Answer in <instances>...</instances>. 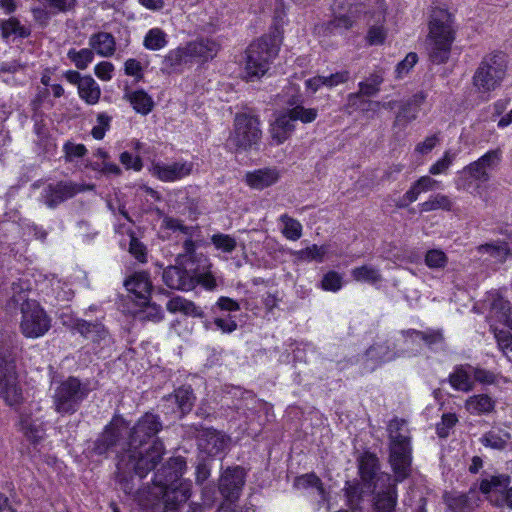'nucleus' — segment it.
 <instances>
[{
	"instance_id": "obj_1",
	"label": "nucleus",
	"mask_w": 512,
	"mask_h": 512,
	"mask_svg": "<svg viewBox=\"0 0 512 512\" xmlns=\"http://www.w3.org/2000/svg\"><path fill=\"white\" fill-rule=\"evenodd\" d=\"M186 462L181 457L171 458L154 475L151 494L158 498L152 512H178L181 503L190 497L188 484L182 482Z\"/></svg>"
},
{
	"instance_id": "obj_2",
	"label": "nucleus",
	"mask_w": 512,
	"mask_h": 512,
	"mask_svg": "<svg viewBox=\"0 0 512 512\" xmlns=\"http://www.w3.org/2000/svg\"><path fill=\"white\" fill-rule=\"evenodd\" d=\"M163 443L155 439L148 447H128L117 463L116 479L120 489L127 495L137 491L134 475L144 478L162 459Z\"/></svg>"
},
{
	"instance_id": "obj_3",
	"label": "nucleus",
	"mask_w": 512,
	"mask_h": 512,
	"mask_svg": "<svg viewBox=\"0 0 512 512\" xmlns=\"http://www.w3.org/2000/svg\"><path fill=\"white\" fill-rule=\"evenodd\" d=\"M389 433V462L395 474V480L402 482L410 476L412 464V448L407 422L394 418L387 427Z\"/></svg>"
},
{
	"instance_id": "obj_4",
	"label": "nucleus",
	"mask_w": 512,
	"mask_h": 512,
	"mask_svg": "<svg viewBox=\"0 0 512 512\" xmlns=\"http://www.w3.org/2000/svg\"><path fill=\"white\" fill-rule=\"evenodd\" d=\"M429 58L435 64L445 63L455 39L454 17L445 9L435 8L429 24Z\"/></svg>"
},
{
	"instance_id": "obj_5",
	"label": "nucleus",
	"mask_w": 512,
	"mask_h": 512,
	"mask_svg": "<svg viewBox=\"0 0 512 512\" xmlns=\"http://www.w3.org/2000/svg\"><path fill=\"white\" fill-rule=\"evenodd\" d=\"M280 40L275 35H265L254 41L246 50L245 78L260 79L269 70L279 51Z\"/></svg>"
},
{
	"instance_id": "obj_6",
	"label": "nucleus",
	"mask_w": 512,
	"mask_h": 512,
	"mask_svg": "<svg viewBox=\"0 0 512 512\" xmlns=\"http://www.w3.org/2000/svg\"><path fill=\"white\" fill-rule=\"evenodd\" d=\"M507 57L502 51L485 55L477 67L472 84L480 93H489L500 86L506 75Z\"/></svg>"
},
{
	"instance_id": "obj_7",
	"label": "nucleus",
	"mask_w": 512,
	"mask_h": 512,
	"mask_svg": "<svg viewBox=\"0 0 512 512\" xmlns=\"http://www.w3.org/2000/svg\"><path fill=\"white\" fill-rule=\"evenodd\" d=\"M262 138L260 121L257 116L238 113L234 118L233 130L227 139V147L235 152L255 149Z\"/></svg>"
},
{
	"instance_id": "obj_8",
	"label": "nucleus",
	"mask_w": 512,
	"mask_h": 512,
	"mask_svg": "<svg viewBox=\"0 0 512 512\" xmlns=\"http://www.w3.org/2000/svg\"><path fill=\"white\" fill-rule=\"evenodd\" d=\"M0 397L9 406H16L23 400L22 389L17 380L12 346L3 338H0Z\"/></svg>"
},
{
	"instance_id": "obj_9",
	"label": "nucleus",
	"mask_w": 512,
	"mask_h": 512,
	"mask_svg": "<svg viewBox=\"0 0 512 512\" xmlns=\"http://www.w3.org/2000/svg\"><path fill=\"white\" fill-rule=\"evenodd\" d=\"M89 393L90 388L87 383H82L76 377H68L54 390L52 396L53 408L55 412L62 416L73 415L79 410Z\"/></svg>"
},
{
	"instance_id": "obj_10",
	"label": "nucleus",
	"mask_w": 512,
	"mask_h": 512,
	"mask_svg": "<svg viewBox=\"0 0 512 512\" xmlns=\"http://www.w3.org/2000/svg\"><path fill=\"white\" fill-rule=\"evenodd\" d=\"M20 310L22 313L20 330L25 337L38 338L49 331L51 320L39 303L26 302L22 304Z\"/></svg>"
},
{
	"instance_id": "obj_11",
	"label": "nucleus",
	"mask_w": 512,
	"mask_h": 512,
	"mask_svg": "<svg viewBox=\"0 0 512 512\" xmlns=\"http://www.w3.org/2000/svg\"><path fill=\"white\" fill-rule=\"evenodd\" d=\"M127 429L128 426L122 417H113L110 423L105 426L103 432L89 447V452L92 455L103 456L114 451L123 439Z\"/></svg>"
},
{
	"instance_id": "obj_12",
	"label": "nucleus",
	"mask_w": 512,
	"mask_h": 512,
	"mask_svg": "<svg viewBox=\"0 0 512 512\" xmlns=\"http://www.w3.org/2000/svg\"><path fill=\"white\" fill-rule=\"evenodd\" d=\"M64 324L72 331L79 333L83 338L97 346H108L111 341V335L101 320H90L88 318L72 319Z\"/></svg>"
},
{
	"instance_id": "obj_13",
	"label": "nucleus",
	"mask_w": 512,
	"mask_h": 512,
	"mask_svg": "<svg viewBox=\"0 0 512 512\" xmlns=\"http://www.w3.org/2000/svg\"><path fill=\"white\" fill-rule=\"evenodd\" d=\"M94 184L80 185L71 181H59L44 187L41 197L49 208H55L62 202L74 197L77 193L93 190Z\"/></svg>"
},
{
	"instance_id": "obj_14",
	"label": "nucleus",
	"mask_w": 512,
	"mask_h": 512,
	"mask_svg": "<svg viewBox=\"0 0 512 512\" xmlns=\"http://www.w3.org/2000/svg\"><path fill=\"white\" fill-rule=\"evenodd\" d=\"M162 429V423L157 415L146 413L131 429L128 447L143 448L149 444L156 434Z\"/></svg>"
},
{
	"instance_id": "obj_15",
	"label": "nucleus",
	"mask_w": 512,
	"mask_h": 512,
	"mask_svg": "<svg viewBox=\"0 0 512 512\" xmlns=\"http://www.w3.org/2000/svg\"><path fill=\"white\" fill-rule=\"evenodd\" d=\"M178 265L167 267L162 274L164 283L171 289L190 291L196 287L195 277L192 275L193 267L190 261L177 262Z\"/></svg>"
},
{
	"instance_id": "obj_16",
	"label": "nucleus",
	"mask_w": 512,
	"mask_h": 512,
	"mask_svg": "<svg viewBox=\"0 0 512 512\" xmlns=\"http://www.w3.org/2000/svg\"><path fill=\"white\" fill-rule=\"evenodd\" d=\"M196 397L190 386H182L163 398V411L168 414H174L177 418H182L188 414L195 403Z\"/></svg>"
},
{
	"instance_id": "obj_17",
	"label": "nucleus",
	"mask_w": 512,
	"mask_h": 512,
	"mask_svg": "<svg viewBox=\"0 0 512 512\" xmlns=\"http://www.w3.org/2000/svg\"><path fill=\"white\" fill-rule=\"evenodd\" d=\"M502 160V151L500 148L490 150L478 160L470 163L464 168L472 179L481 183L490 180L491 172L496 169Z\"/></svg>"
},
{
	"instance_id": "obj_18",
	"label": "nucleus",
	"mask_w": 512,
	"mask_h": 512,
	"mask_svg": "<svg viewBox=\"0 0 512 512\" xmlns=\"http://www.w3.org/2000/svg\"><path fill=\"white\" fill-rule=\"evenodd\" d=\"M199 448L209 456L222 453L228 445L229 438L221 432L203 426H195Z\"/></svg>"
},
{
	"instance_id": "obj_19",
	"label": "nucleus",
	"mask_w": 512,
	"mask_h": 512,
	"mask_svg": "<svg viewBox=\"0 0 512 512\" xmlns=\"http://www.w3.org/2000/svg\"><path fill=\"white\" fill-rule=\"evenodd\" d=\"M442 498L451 512H473L481 501L478 492L473 487L466 493L458 491L445 492Z\"/></svg>"
},
{
	"instance_id": "obj_20",
	"label": "nucleus",
	"mask_w": 512,
	"mask_h": 512,
	"mask_svg": "<svg viewBox=\"0 0 512 512\" xmlns=\"http://www.w3.org/2000/svg\"><path fill=\"white\" fill-rule=\"evenodd\" d=\"M244 484L245 473L242 468L227 469L220 478L219 490L222 496L232 503L239 498Z\"/></svg>"
},
{
	"instance_id": "obj_21",
	"label": "nucleus",
	"mask_w": 512,
	"mask_h": 512,
	"mask_svg": "<svg viewBox=\"0 0 512 512\" xmlns=\"http://www.w3.org/2000/svg\"><path fill=\"white\" fill-rule=\"evenodd\" d=\"M193 170V163L172 162V163H155L152 166V174L159 180L164 182H172L180 180L191 174Z\"/></svg>"
},
{
	"instance_id": "obj_22",
	"label": "nucleus",
	"mask_w": 512,
	"mask_h": 512,
	"mask_svg": "<svg viewBox=\"0 0 512 512\" xmlns=\"http://www.w3.org/2000/svg\"><path fill=\"white\" fill-rule=\"evenodd\" d=\"M425 99L426 95L423 92H417L407 100L401 101L393 125L395 127L405 128L409 123L414 121Z\"/></svg>"
},
{
	"instance_id": "obj_23",
	"label": "nucleus",
	"mask_w": 512,
	"mask_h": 512,
	"mask_svg": "<svg viewBox=\"0 0 512 512\" xmlns=\"http://www.w3.org/2000/svg\"><path fill=\"white\" fill-rule=\"evenodd\" d=\"M124 285L137 299L142 301L148 300L152 289L148 273L135 272L125 280Z\"/></svg>"
},
{
	"instance_id": "obj_24",
	"label": "nucleus",
	"mask_w": 512,
	"mask_h": 512,
	"mask_svg": "<svg viewBox=\"0 0 512 512\" xmlns=\"http://www.w3.org/2000/svg\"><path fill=\"white\" fill-rule=\"evenodd\" d=\"M363 5L358 4L350 9V15H341L323 23L320 29L325 35L334 34L350 29L354 23V17L357 13L362 12Z\"/></svg>"
},
{
	"instance_id": "obj_25",
	"label": "nucleus",
	"mask_w": 512,
	"mask_h": 512,
	"mask_svg": "<svg viewBox=\"0 0 512 512\" xmlns=\"http://www.w3.org/2000/svg\"><path fill=\"white\" fill-rule=\"evenodd\" d=\"M471 375V364L456 365L449 375L448 381L456 391L467 393L474 389Z\"/></svg>"
},
{
	"instance_id": "obj_26",
	"label": "nucleus",
	"mask_w": 512,
	"mask_h": 512,
	"mask_svg": "<svg viewBox=\"0 0 512 512\" xmlns=\"http://www.w3.org/2000/svg\"><path fill=\"white\" fill-rule=\"evenodd\" d=\"M246 183L254 189L267 188L279 179V173L275 168H263L246 174Z\"/></svg>"
},
{
	"instance_id": "obj_27",
	"label": "nucleus",
	"mask_w": 512,
	"mask_h": 512,
	"mask_svg": "<svg viewBox=\"0 0 512 512\" xmlns=\"http://www.w3.org/2000/svg\"><path fill=\"white\" fill-rule=\"evenodd\" d=\"M511 483V477L507 474L487 475L479 482V490L489 499L491 493L504 495Z\"/></svg>"
},
{
	"instance_id": "obj_28",
	"label": "nucleus",
	"mask_w": 512,
	"mask_h": 512,
	"mask_svg": "<svg viewBox=\"0 0 512 512\" xmlns=\"http://www.w3.org/2000/svg\"><path fill=\"white\" fill-rule=\"evenodd\" d=\"M5 297L7 298V307L14 309L22 306L26 302H32L28 299V283L22 280L11 282L9 287H4Z\"/></svg>"
},
{
	"instance_id": "obj_29",
	"label": "nucleus",
	"mask_w": 512,
	"mask_h": 512,
	"mask_svg": "<svg viewBox=\"0 0 512 512\" xmlns=\"http://www.w3.org/2000/svg\"><path fill=\"white\" fill-rule=\"evenodd\" d=\"M190 58H197L200 61L212 59L218 52V44L211 39H200L189 43L187 46Z\"/></svg>"
},
{
	"instance_id": "obj_30",
	"label": "nucleus",
	"mask_w": 512,
	"mask_h": 512,
	"mask_svg": "<svg viewBox=\"0 0 512 512\" xmlns=\"http://www.w3.org/2000/svg\"><path fill=\"white\" fill-rule=\"evenodd\" d=\"M402 336L404 337L405 342H414L415 340L420 339L429 348L444 342V335L440 329H426L424 331L410 329L402 331Z\"/></svg>"
},
{
	"instance_id": "obj_31",
	"label": "nucleus",
	"mask_w": 512,
	"mask_h": 512,
	"mask_svg": "<svg viewBox=\"0 0 512 512\" xmlns=\"http://www.w3.org/2000/svg\"><path fill=\"white\" fill-rule=\"evenodd\" d=\"M394 479L393 483H389L386 490L379 492L376 495L375 511L376 512H395L397 505V484Z\"/></svg>"
},
{
	"instance_id": "obj_32",
	"label": "nucleus",
	"mask_w": 512,
	"mask_h": 512,
	"mask_svg": "<svg viewBox=\"0 0 512 512\" xmlns=\"http://www.w3.org/2000/svg\"><path fill=\"white\" fill-rule=\"evenodd\" d=\"M367 356L373 360L385 362L391 361L396 357L403 355V352L397 351L395 344L389 341L373 344L366 352Z\"/></svg>"
},
{
	"instance_id": "obj_33",
	"label": "nucleus",
	"mask_w": 512,
	"mask_h": 512,
	"mask_svg": "<svg viewBox=\"0 0 512 512\" xmlns=\"http://www.w3.org/2000/svg\"><path fill=\"white\" fill-rule=\"evenodd\" d=\"M167 310L171 313H182L186 316L192 317H204V312L198 306H196L192 301L187 300L181 296H176L168 301Z\"/></svg>"
},
{
	"instance_id": "obj_34",
	"label": "nucleus",
	"mask_w": 512,
	"mask_h": 512,
	"mask_svg": "<svg viewBox=\"0 0 512 512\" xmlns=\"http://www.w3.org/2000/svg\"><path fill=\"white\" fill-rule=\"evenodd\" d=\"M294 128V122L291 120V117L288 114H283L271 125V137L277 144H281L288 139Z\"/></svg>"
},
{
	"instance_id": "obj_35",
	"label": "nucleus",
	"mask_w": 512,
	"mask_h": 512,
	"mask_svg": "<svg viewBox=\"0 0 512 512\" xmlns=\"http://www.w3.org/2000/svg\"><path fill=\"white\" fill-rule=\"evenodd\" d=\"M89 45L103 57H109L115 51V39L107 32L93 34L89 39Z\"/></svg>"
},
{
	"instance_id": "obj_36",
	"label": "nucleus",
	"mask_w": 512,
	"mask_h": 512,
	"mask_svg": "<svg viewBox=\"0 0 512 512\" xmlns=\"http://www.w3.org/2000/svg\"><path fill=\"white\" fill-rule=\"evenodd\" d=\"M78 93L87 104H96L101 95V90L96 81L91 76H84L78 86Z\"/></svg>"
},
{
	"instance_id": "obj_37",
	"label": "nucleus",
	"mask_w": 512,
	"mask_h": 512,
	"mask_svg": "<svg viewBox=\"0 0 512 512\" xmlns=\"http://www.w3.org/2000/svg\"><path fill=\"white\" fill-rule=\"evenodd\" d=\"M510 439L511 435L509 432L491 430L482 435L480 442L485 447L501 451L507 448Z\"/></svg>"
},
{
	"instance_id": "obj_38",
	"label": "nucleus",
	"mask_w": 512,
	"mask_h": 512,
	"mask_svg": "<svg viewBox=\"0 0 512 512\" xmlns=\"http://www.w3.org/2000/svg\"><path fill=\"white\" fill-rule=\"evenodd\" d=\"M124 98L131 103L136 112L143 115H147L154 105L152 98L144 90L126 92Z\"/></svg>"
},
{
	"instance_id": "obj_39",
	"label": "nucleus",
	"mask_w": 512,
	"mask_h": 512,
	"mask_svg": "<svg viewBox=\"0 0 512 512\" xmlns=\"http://www.w3.org/2000/svg\"><path fill=\"white\" fill-rule=\"evenodd\" d=\"M494 407V401L486 394L473 395L465 402V408L470 413H490L494 410Z\"/></svg>"
},
{
	"instance_id": "obj_40",
	"label": "nucleus",
	"mask_w": 512,
	"mask_h": 512,
	"mask_svg": "<svg viewBox=\"0 0 512 512\" xmlns=\"http://www.w3.org/2000/svg\"><path fill=\"white\" fill-rule=\"evenodd\" d=\"M30 34L31 30L22 25L17 18L11 17L7 20H2L1 36L4 40H8L12 35L20 38H27Z\"/></svg>"
},
{
	"instance_id": "obj_41",
	"label": "nucleus",
	"mask_w": 512,
	"mask_h": 512,
	"mask_svg": "<svg viewBox=\"0 0 512 512\" xmlns=\"http://www.w3.org/2000/svg\"><path fill=\"white\" fill-rule=\"evenodd\" d=\"M491 310L498 318L512 330V304L503 297H496L492 304Z\"/></svg>"
},
{
	"instance_id": "obj_42",
	"label": "nucleus",
	"mask_w": 512,
	"mask_h": 512,
	"mask_svg": "<svg viewBox=\"0 0 512 512\" xmlns=\"http://www.w3.org/2000/svg\"><path fill=\"white\" fill-rule=\"evenodd\" d=\"M294 486L299 489H307L309 487L316 488L323 501H327L328 494L325 491L321 479L315 473H307L297 477Z\"/></svg>"
},
{
	"instance_id": "obj_43",
	"label": "nucleus",
	"mask_w": 512,
	"mask_h": 512,
	"mask_svg": "<svg viewBox=\"0 0 512 512\" xmlns=\"http://www.w3.org/2000/svg\"><path fill=\"white\" fill-rule=\"evenodd\" d=\"M384 78L382 73H371L365 81L358 84L359 92L366 97H372L380 91V85L383 83Z\"/></svg>"
},
{
	"instance_id": "obj_44",
	"label": "nucleus",
	"mask_w": 512,
	"mask_h": 512,
	"mask_svg": "<svg viewBox=\"0 0 512 512\" xmlns=\"http://www.w3.org/2000/svg\"><path fill=\"white\" fill-rule=\"evenodd\" d=\"M378 458L371 453H365L359 460V472L364 481H370L376 475Z\"/></svg>"
},
{
	"instance_id": "obj_45",
	"label": "nucleus",
	"mask_w": 512,
	"mask_h": 512,
	"mask_svg": "<svg viewBox=\"0 0 512 512\" xmlns=\"http://www.w3.org/2000/svg\"><path fill=\"white\" fill-rule=\"evenodd\" d=\"M280 221L283 224L282 233L287 239L296 241L301 238L302 225L298 220L283 214L280 217Z\"/></svg>"
},
{
	"instance_id": "obj_46",
	"label": "nucleus",
	"mask_w": 512,
	"mask_h": 512,
	"mask_svg": "<svg viewBox=\"0 0 512 512\" xmlns=\"http://www.w3.org/2000/svg\"><path fill=\"white\" fill-rule=\"evenodd\" d=\"M351 274L356 281L367 282L371 284H375L382 280V276L379 270L368 265L354 268L351 271Z\"/></svg>"
},
{
	"instance_id": "obj_47",
	"label": "nucleus",
	"mask_w": 512,
	"mask_h": 512,
	"mask_svg": "<svg viewBox=\"0 0 512 512\" xmlns=\"http://www.w3.org/2000/svg\"><path fill=\"white\" fill-rule=\"evenodd\" d=\"M326 253V246L318 247L316 244H313L312 246L305 249L294 251L292 255H294L298 260L302 261L315 260L317 262H322Z\"/></svg>"
},
{
	"instance_id": "obj_48",
	"label": "nucleus",
	"mask_w": 512,
	"mask_h": 512,
	"mask_svg": "<svg viewBox=\"0 0 512 512\" xmlns=\"http://www.w3.org/2000/svg\"><path fill=\"white\" fill-rule=\"evenodd\" d=\"M344 490V494L346 497V502L348 507L350 508V512H361V508L359 506L362 500V490L357 484L346 483Z\"/></svg>"
},
{
	"instance_id": "obj_49",
	"label": "nucleus",
	"mask_w": 512,
	"mask_h": 512,
	"mask_svg": "<svg viewBox=\"0 0 512 512\" xmlns=\"http://www.w3.org/2000/svg\"><path fill=\"white\" fill-rule=\"evenodd\" d=\"M67 57L75 64V66L84 70L94 59V53L91 49L83 48L79 51L70 49L67 53Z\"/></svg>"
},
{
	"instance_id": "obj_50",
	"label": "nucleus",
	"mask_w": 512,
	"mask_h": 512,
	"mask_svg": "<svg viewBox=\"0 0 512 512\" xmlns=\"http://www.w3.org/2000/svg\"><path fill=\"white\" fill-rule=\"evenodd\" d=\"M478 252L481 254L487 253L498 262H504L507 258L509 248L507 243L502 242L499 244H483L478 247Z\"/></svg>"
},
{
	"instance_id": "obj_51",
	"label": "nucleus",
	"mask_w": 512,
	"mask_h": 512,
	"mask_svg": "<svg viewBox=\"0 0 512 512\" xmlns=\"http://www.w3.org/2000/svg\"><path fill=\"white\" fill-rule=\"evenodd\" d=\"M166 43V35L159 28L149 30L144 39V46L150 50H159L163 48Z\"/></svg>"
},
{
	"instance_id": "obj_52",
	"label": "nucleus",
	"mask_w": 512,
	"mask_h": 512,
	"mask_svg": "<svg viewBox=\"0 0 512 512\" xmlns=\"http://www.w3.org/2000/svg\"><path fill=\"white\" fill-rule=\"evenodd\" d=\"M448 257L439 249H431L425 255V264L431 269H442L447 265Z\"/></svg>"
},
{
	"instance_id": "obj_53",
	"label": "nucleus",
	"mask_w": 512,
	"mask_h": 512,
	"mask_svg": "<svg viewBox=\"0 0 512 512\" xmlns=\"http://www.w3.org/2000/svg\"><path fill=\"white\" fill-rule=\"evenodd\" d=\"M211 242L218 250L226 253H231L237 246L235 238L222 233L214 234L211 237Z\"/></svg>"
},
{
	"instance_id": "obj_54",
	"label": "nucleus",
	"mask_w": 512,
	"mask_h": 512,
	"mask_svg": "<svg viewBox=\"0 0 512 512\" xmlns=\"http://www.w3.org/2000/svg\"><path fill=\"white\" fill-rule=\"evenodd\" d=\"M288 115L293 122L300 120L303 123H310L317 117V110L313 108H304L303 106H296L289 110Z\"/></svg>"
},
{
	"instance_id": "obj_55",
	"label": "nucleus",
	"mask_w": 512,
	"mask_h": 512,
	"mask_svg": "<svg viewBox=\"0 0 512 512\" xmlns=\"http://www.w3.org/2000/svg\"><path fill=\"white\" fill-rule=\"evenodd\" d=\"M471 374L473 375V381L483 385H492L497 381V375L487 369L479 366L471 365Z\"/></svg>"
},
{
	"instance_id": "obj_56",
	"label": "nucleus",
	"mask_w": 512,
	"mask_h": 512,
	"mask_svg": "<svg viewBox=\"0 0 512 512\" xmlns=\"http://www.w3.org/2000/svg\"><path fill=\"white\" fill-rule=\"evenodd\" d=\"M458 422L457 416L453 413H445L442 416V420L436 426L437 434L441 438H445L449 435V430L456 425Z\"/></svg>"
},
{
	"instance_id": "obj_57",
	"label": "nucleus",
	"mask_w": 512,
	"mask_h": 512,
	"mask_svg": "<svg viewBox=\"0 0 512 512\" xmlns=\"http://www.w3.org/2000/svg\"><path fill=\"white\" fill-rule=\"evenodd\" d=\"M143 310L141 311V317L150 321H160L163 318L161 306L155 303H149L147 300L143 301Z\"/></svg>"
},
{
	"instance_id": "obj_58",
	"label": "nucleus",
	"mask_w": 512,
	"mask_h": 512,
	"mask_svg": "<svg viewBox=\"0 0 512 512\" xmlns=\"http://www.w3.org/2000/svg\"><path fill=\"white\" fill-rule=\"evenodd\" d=\"M189 55L187 47L178 48L169 52L165 57V62L168 66L174 67L188 61Z\"/></svg>"
},
{
	"instance_id": "obj_59",
	"label": "nucleus",
	"mask_w": 512,
	"mask_h": 512,
	"mask_svg": "<svg viewBox=\"0 0 512 512\" xmlns=\"http://www.w3.org/2000/svg\"><path fill=\"white\" fill-rule=\"evenodd\" d=\"M342 286L341 276L335 272L330 271L324 275L322 279V288L328 291H338Z\"/></svg>"
},
{
	"instance_id": "obj_60",
	"label": "nucleus",
	"mask_w": 512,
	"mask_h": 512,
	"mask_svg": "<svg viewBox=\"0 0 512 512\" xmlns=\"http://www.w3.org/2000/svg\"><path fill=\"white\" fill-rule=\"evenodd\" d=\"M129 252L140 262L146 261V247L139 241L134 233H130Z\"/></svg>"
},
{
	"instance_id": "obj_61",
	"label": "nucleus",
	"mask_w": 512,
	"mask_h": 512,
	"mask_svg": "<svg viewBox=\"0 0 512 512\" xmlns=\"http://www.w3.org/2000/svg\"><path fill=\"white\" fill-rule=\"evenodd\" d=\"M192 275L195 277L196 285L200 284L208 290H213L216 287V280L210 272L202 273L193 266Z\"/></svg>"
},
{
	"instance_id": "obj_62",
	"label": "nucleus",
	"mask_w": 512,
	"mask_h": 512,
	"mask_svg": "<svg viewBox=\"0 0 512 512\" xmlns=\"http://www.w3.org/2000/svg\"><path fill=\"white\" fill-rule=\"evenodd\" d=\"M366 39L370 45H381L386 39V31L382 26L373 25L369 28Z\"/></svg>"
},
{
	"instance_id": "obj_63",
	"label": "nucleus",
	"mask_w": 512,
	"mask_h": 512,
	"mask_svg": "<svg viewBox=\"0 0 512 512\" xmlns=\"http://www.w3.org/2000/svg\"><path fill=\"white\" fill-rule=\"evenodd\" d=\"M418 56L414 52H410L406 55L405 59L399 62L396 66V74L398 78H401L404 74H407L410 69L417 63Z\"/></svg>"
},
{
	"instance_id": "obj_64",
	"label": "nucleus",
	"mask_w": 512,
	"mask_h": 512,
	"mask_svg": "<svg viewBox=\"0 0 512 512\" xmlns=\"http://www.w3.org/2000/svg\"><path fill=\"white\" fill-rule=\"evenodd\" d=\"M494 335L503 352L512 351V334L509 331L494 329Z\"/></svg>"
}]
</instances>
